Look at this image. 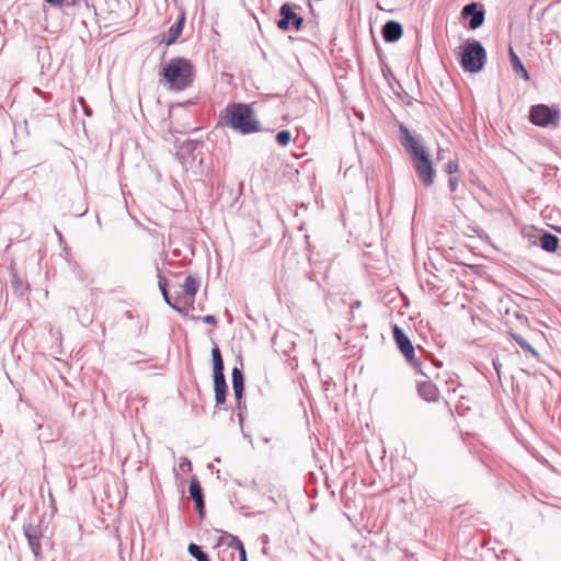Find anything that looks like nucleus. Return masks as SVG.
<instances>
[{
  "label": "nucleus",
  "instance_id": "obj_32",
  "mask_svg": "<svg viewBox=\"0 0 561 561\" xmlns=\"http://www.w3.org/2000/svg\"><path fill=\"white\" fill-rule=\"evenodd\" d=\"M493 366H494V368H495V370H496L497 375L500 376V365L497 364V362H495V360H494V362H493Z\"/></svg>",
  "mask_w": 561,
  "mask_h": 561
},
{
  "label": "nucleus",
  "instance_id": "obj_16",
  "mask_svg": "<svg viewBox=\"0 0 561 561\" xmlns=\"http://www.w3.org/2000/svg\"><path fill=\"white\" fill-rule=\"evenodd\" d=\"M231 379H232V389L234 392L236 399H242L243 391H244V381H243V375L240 368L234 367L231 373Z\"/></svg>",
  "mask_w": 561,
  "mask_h": 561
},
{
  "label": "nucleus",
  "instance_id": "obj_8",
  "mask_svg": "<svg viewBox=\"0 0 561 561\" xmlns=\"http://www.w3.org/2000/svg\"><path fill=\"white\" fill-rule=\"evenodd\" d=\"M239 552L240 561H248L247 551L241 540L232 535H226L218 543V554H229L230 561H234V553Z\"/></svg>",
  "mask_w": 561,
  "mask_h": 561
},
{
  "label": "nucleus",
  "instance_id": "obj_27",
  "mask_svg": "<svg viewBox=\"0 0 561 561\" xmlns=\"http://www.w3.org/2000/svg\"><path fill=\"white\" fill-rule=\"evenodd\" d=\"M202 321L206 324H216L217 320L214 316L207 314L202 318Z\"/></svg>",
  "mask_w": 561,
  "mask_h": 561
},
{
  "label": "nucleus",
  "instance_id": "obj_14",
  "mask_svg": "<svg viewBox=\"0 0 561 561\" xmlns=\"http://www.w3.org/2000/svg\"><path fill=\"white\" fill-rule=\"evenodd\" d=\"M188 491H190V496L195 502L199 514L203 515L205 503H204L202 486H201L197 478L193 477L191 479Z\"/></svg>",
  "mask_w": 561,
  "mask_h": 561
},
{
  "label": "nucleus",
  "instance_id": "obj_30",
  "mask_svg": "<svg viewBox=\"0 0 561 561\" xmlns=\"http://www.w3.org/2000/svg\"><path fill=\"white\" fill-rule=\"evenodd\" d=\"M12 283L15 286L16 290L20 291V294H22V291H23V284L20 283L19 280H13Z\"/></svg>",
  "mask_w": 561,
  "mask_h": 561
},
{
  "label": "nucleus",
  "instance_id": "obj_9",
  "mask_svg": "<svg viewBox=\"0 0 561 561\" xmlns=\"http://www.w3.org/2000/svg\"><path fill=\"white\" fill-rule=\"evenodd\" d=\"M279 15L277 26L282 31H289L290 28L299 31L304 24V18L293 11L290 3H284L280 7Z\"/></svg>",
  "mask_w": 561,
  "mask_h": 561
},
{
  "label": "nucleus",
  "instance_id": "obj_7",
  "mask_svg": "<svg viewBox=\"0 0 561 561\" xmlns=\"http://www.w3.org/2000/svg\"><path fill=\"white\" fill-rule=\"evenodd\" d=\"M559 117L560 113L558 108H552L545 104L533 105L529 111L530 122L540 127L556 124Z\"/></svg>",
  "mask_w": 561,
  "mask_h": 561
},
{
  "label": "nucleus",
  "instance_id": "obj_2",
  "mask_svg": "<svg viewBox=\"0 0 561 561\" xmlns=\"http://www.w3.org/2000/svg\"><path fill=\"white\" fill-rule=\"evenodd\" d=\"M400 130L402 146L410 153L419 179L425 186H431L435 181L436 172L430 160V154L407 127L401 126Z\"/></svg>",
  "mask_w": 561,
  "mask_h": 561
},
{
  "label": "nucleus",
  "instance_id": "obj_19",
  "mask_svg": "<svg viewBox=\"0 0 561 561\" xmlns=\"http://www.w3.org/2000/svg\"><path fill=\"white\" fill-rule=\"evenodd\" d=\"M183 22H184V18H182L176 24L172 25L169 28L168 34L164 39L167 45L173 44L179 38V36L181 35L182 30H183Z\"/></svg>",
  "mask_w": 561,
  "mask_h": 561
},
{
  "label": "nucleus",
  "instance_id": "obj_36",
  "mask_svg": "<svg viewBox=\"0 0 561 561\" xmlns=\"http://www.w3.org/2000/svg\"><path fill=\"white\" fill-rule=\"evenodd\" d=\"M557 231H559L561 233V228H558Z\"/></svg>",
  "mask_w": 561,
  "mask_h": 561
},
{
  "label": "nucleus",
  "instance_id": "obj_17",
  "mask_svg": "<svg viewBox=\"0 0 561 561\" xmlns=\"http://www.w3.org/2000/svg\"><path fill=\"white\" fill-rule=\"evenodd\" d=\"M539 244L546 252L553 253L558 249L559 239L550 232H545L539 239Z\"/></svg>",
  "mask_w": 561,
  "mask_h": 561
},
{
  "label": "nucleus",
  "instance_id": "obj_24",
  "mask_svg": "<svg viewBox=\"0 0 561 561\" xmlns=\"http://www.w3.org/2000/svg\"><path fill=\"white\" fill-rule=\"evenodd\" d=\"M459 169V164L456 160H449L445 167H444V170L449 173V174H454L458 171Z\"/></svg>",
  "mask_w": 561,
  "mask_h": 561
},
{
  "label": "nucleus",
  "instance_id": "obj_15",
  "mask_svg": "<svg viewBox=\"0 0 561 561\" xmlns=\"http://www.w3.org/2000/svg\"><path fill=\"white\" fill-rule=\"evenodd\" d=\"M199 277L188 275L183 284V291L186 296H188V300L185 301V304H193V298L196 295L198 288H199Z\"/></svg>",
  "mask_w": 561,
  "mask_h": 561
},
{
  "label": "nucleus",
  "instance_id": "obj_25",
  "mask_svg": "<svg viewBox=\"0 0 561 561\" xmlns=\"http://www.w3.org/2000/svg\"><path fill=\"white\" fill-rule=\"evenodd\" d=\"M158 285H159V289L161 290V294L162 296H164L165 294H168V289H167V279L164 276L161 275L160 271L158 270Z\"/></svg>",
  "mask_w": 561,
  "mask_h": 561
},
{
  "label": "nucleus",
  "instance_id": "obj_23",
  "mask_svg": "<svg viewBox=\"0 0 561 561\" xmlns=\"http://www.w3.org/2000/svg\"><path fill=\"white\" fill-rule=\"evenodd\" d=\"M163 299H164V300H165V302H167L170 307H172L173 309L179 310V311L181 310V308H180V302L182 301V299H181L180 297H176L175 299H173V298L169 295V293H168V294H165V295L163 296Z\"/></svg>",
  "mask_w": 561,
  "mask_h": 561
},
{
  "label": "nucleus",
  "instance_id": "obj_29",
  "mask_svg": "<svg viewBox=\"0 0 561 561\" xmlns=\"http://www.w3.org/2000/svg\"><path fill=\"white\" fill-rule=\"evenodd\" d=\"M45 1L54 7H60L64 2V0H45Z\"/></svg>",
  "mask_w": 561,
  "mask_h": 561
},
{
  "label": "nucleus",
  "instance_id": "obj_26",
  "mask_svg": "<svg viewBox=\"0 0 561 561\" xmlns=\"http://www.w3.org/2000/svg\"><path fill=\"white\" fill-rule=\"evenodd\" d=\"M458 185H459V178L451 176L448 181V187H449L450 192H455L458 188Z\"/></svg>",
  "mask_w": 561,
  "mask_h": 561
},
{
  "label": "nucleus",
  "instance_id": "obj_18",
  "mask_svg": "<svg viewBox=\"0 0 561 561\" xmlns=\"http://www.w3.org/2000/svg\"><path fill=\"white\" fill-rule=\"evenodd\" d=\"M510 58H511L512 67H513V70L515 71V73L518 76H522L526 81H528L529 73L526 70V68L524 67L519 57L516 55V53L512 48H510Z\"/></svg>",
  "mask_w": 561,
  "mask_h": 561
},
{
  "label": "nucleus",
  "instance_id": "obj_31",
  "mask_svg": "<svg viewBox=\"0 0 561 561\" xmlns=\"http://www.w3.org/2000/svg\"><path fill=\"white\" fill-rule=\"evenodd\" d=\"M238 419H239L240 425L242 426V423H243V412H238Z\"/></svg>",
  "mask_w": 561,
  "mask_h": 561
},
{
  "label": "nucleus",
  "instance_id": "obj_3",
  "mask_svg": "<svg viewBox=\"0 0 561 561\" xmlns=\"http://www.w3.org/2000/svg\"><path fill=\"white\" fill-rule=\"evenodd\" d=\"M163 76L170 89L183 91L187 89L194 80L193 65L185 58H172L162 69Z\"/></svg>",
  "mask_w": 561,
  "mask_h": 561
},
{
  "label": "nucleus",
  "instance_id": "obj_22",
  "mask_svg": "<svg viewBox=\"0 0 561 561\" xmlns=\"http://www.w3.org/2000/svg\"><path fill=\"white\" fill-rule=\"evenodd\" d=\"M291 139V133L287 129L280 130L276 134V141L279 146L286 147Z\"/></svg>",
  "mask_w": 561,
  "mask_h": 561
},
{
  "label": "nucleus",
  "instance_id": "obj_4",
  "mask_svg": "<svg viewBox=\"0 0 561 561\" xmlns=\"http://www.w3.org/2000/svg\"><path fill=\"white\" fill-rule=\"evenodd\" d=\"M486 60V53L482 44L476 39H469L465 44L461 56V66L466 71H480Z\"/></svg>",
  "mask_w": 561,
  "mask_h": 561
},
{
  "label": "nucleus",
  "instance_id": "obj_11",
  "mask_svg": "<svg viewBox=\"0 0 561 561\" xmlns=\"http://www.w3.org/2000/svg\"><path fill=\"white\" fill-rule=\"evenodd\" d=\"M24 535L27 539L28 546L34 553V556H38L42 550L41 546V530L33 525H25L24 526Z\"/></svg>",
  "mask_w": 561,
  "mask_h": 561
},
{
  "label": "nucleus",
  "instance_id": "obj_5",
  "mask_svg": "<svg viewBox=\"0 0 561 561\" xmlns=\"http://www.w3.org/2000/svg\"><path fill=\"white\" fill-rule=\"evenodd\" d=\"M213 368H214V388L216 404H222L226 401L228 386L224 375V359L218 346L211 350Z\"/></svg>",
  "mask_w": 561,
  "mask_h": 561
},
{
  "label": "nucleus",
  "instance_id": "obj_1",
  "mask_svg": "<svg viewBox=\"0 0 561 561\" xmlns=\"http://www.w3.org/2000/svg\"><path fill=\"white\" fill-rule=\"evenodd\" d=\"M218 125L227 127L241 135L261 130V123L255 116L251 104L230 103L222 108L218 116Z\"/></svg>",
  "mask_w": 561,
  "mask_h": 561
},
{
  "label": "nucleus",
  "instance_id": "obj_35",
  "mask_svg": "<svg viewBox=\"0 0 561 561\" xmlns=\"http://www.w3.org/2000/svg\"><path fill=\"white\" fill-rule=\"evenodd\" d=\"M55 231H56V234L58 236V238L61 240L62 239L61 232H59L57 229H55Z\"/></svg>",
  "mask_w": 561,
  "mask_h": 561
},
{
  "label": "nucleus",
  "instance_id": "obj_34",
  "mask_svg": "<svg viewBox=\"0 0 561 561\" xmlns=\"http://www.w3.org/2000/svg\"><path fill=\"white\" fill-rule=\"evenodd\" d=\"M84 112H85V114H87L88 116H90V115L92 114V113H91V110H90V108H88V107H85V106H84Z\"/></svg>",
  "mask_w": 561,
  "mask_h": 561
},
{
  "label": "nucleus",
  "instance_id": "obj_20",
  "mask_svg": "<svg viewBox=\"0 0 561 561\" xmlns=\"http://www.w3.org/2000/svg\"><path fill=\"white\" fill-rule=\"evenodd\" d=\"M187 550L197 561H210L207 553L196 543H190Z\"/></svg>",
  "mask_w": 561,
  "mask_h": 561
},
{
  "label": "nucleus",
  "instance_id": "obj_12",
  "mask_svg": "<svg viewBox=\"0 0 561 561\" xmlns=\"http://www.w3.org/2000/svg\"><path fill=\"white\" fill-rule=\"evenodd\" d=\"M427 378V376H424ZM419 394L428 402H434L438 399L439 391L437 387L430 380H417Z\"/></svg>",
  "mask_w": 561,
  "mask_h": 561
},
{
  "label": "nucleus",
  "instance_id": "obj_10",
  "mask_svg": "<svg viewBox=\"0 0 561 561\" xmlns=\"http://www.w3.org/2000/svg\"><path fill=\"white\" fill-rule=\"evenodd\" d=\"M461 15L463 18H470L469 27L471 30H476V28L480 27L484 21V11L478 10V5L476 2L466 4L462 8Z\"/></svg>",
  "mask_w": 561,
  "mask_h": 561
},
{
  "label": "nucleus",
  "instance_id": "obj_21",
  "mask_svg": "<svg viewBox=\"0 0 561 561\" xmlns=\"http://www.w3.org/2000/svg\"><path fill=\"white\" fill-rule=\"evenodd\" d=\"M512 337L514 339V341L524 350V351H527L529 353H531L533 355L537 356L538 353L536 352V350L519 334H516V333H512L511 334Z\"/></svg>",
  "mask_w": 561,
  "mask_h": 561
},
{
  "label": "nucleus",
  "instance_id": "obj_13",
  "mask_svg": "<svg viewBox=\"0 0 561 561\" xmlns=\"http://www.w3.org/2000/svg\"><path fill=\"white\" fill-rule=\"evenodd\" d=\"M382 37L387 43H394L400 39L402 36L403 30L402 25L397 21H388L382 26Z\"/></svg>",
  "mask_w": 561,
  "mask_h": 561
},
{
  "label": "nucleus",
  "instance_id": "obj_6",
  "mask_svg": "<svg viewBox=\"0 0 561 561\" xmlns=\"http://www.w3.org/2000/svg\"><path fill=\"white\" fill-rule=\"evenodd\" d=\"M393 340L398 348L404 355L407 362L410 363L419 374L425 376V373L422 368V364L414 357V346L412 345L410 339L407 336L403 330L398 325H394L393 328Z\"/></svg>",
  "mask_w": 561,
  "mask_h": 561
},
{
  "label": "nucleus",
  "instance_id": "obj_28",
  "mask_svg": "<svg viewBox=\"0 0 561 561\" xmlns=\"http://www.w3.org/2000/svg\"><path fill=\"white\" fill-rule=\"evenodd\" d=\"M236 400H237V410L239 412H243V410L247 409L245 403L243 401V398L242 399H236Z\"/></svg>",
  "mask_w": 561,
  "mask_h": 561
},
{
  "label": "nucleus",
  "instance_id": "obj_33",
  "mask_svg": "<svg viewBox=\"0 0 561 561\" xmlns=\"http://www.w3.org/2000/svg\"><path fill=\"white\" fill-rule=\"evenodd\" d=\"M218 557L221 559V561H230L229 554H225L224 557L218 554Z\"/></svg>",
  "mask_w": 561,
  "mask_h": 561
}]
</instances>
